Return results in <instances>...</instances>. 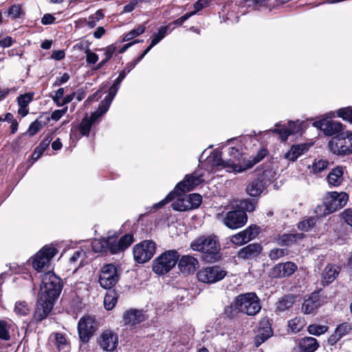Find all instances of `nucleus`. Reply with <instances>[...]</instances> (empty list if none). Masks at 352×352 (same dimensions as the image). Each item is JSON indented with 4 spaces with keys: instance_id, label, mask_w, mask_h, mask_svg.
<instances>
[{
    "instance_id": "nucleus-1",
    "label": "nucleus",
    "mask_w": 352,
    "mask_h": 352,
    "mask_svg": "<svg viewBox=\"0 0 352 352\" xmlns=\"http://www.w3.org/2000/svg\"><path fill=\"white\" fill-rule=\"evenodd\" d=\"M262 159L263 156L255 157L252 160H243L244 166H242L235 163L232 160H223L221 153L219 151L214 150L206 157L204 166L209 172H216L224 169L228 173H242L251 168Z\"/></svg>"
},
{
    "instance_id": "nucleus-2",
    "label": "nucleus",
    "mask_w": 352,
    "mask_h": 352,
    "mask_svg": "<svg viewBox=\"0 0 352 352\" xmlns=\"http://www.w3.org/2000/svg\"><path fill=\"white\" fill-rule=\"evenodd\" d=\"M232 306L237 311L250 316L256 315L261 309L260 298L254 292H247L238 295Z\"/></svg>"
},
{
    "instance_id": "nucleus-3",
    "label": "nucleus",
    "mask_w": 352,
    "mask_h": 352,
    "mask_svg": "<svg viewBox=\"0 0 352 352\" xmlns=\"http://www.w3.org/2000/svg\"><path fill=\"white\" fill-rule=\"evenodd\" d=\"M63 288L62 280L54 272L49 271L42 276L39 296L55 302Z\"/></svg>"
},
{
    "instance_id": "nucleus-4",
    "label": "nucleus",
    "mask_w": 352,
    "mask_h": 352,
    "mask_svg": "<svg viewBox=\"0 0 352 352\" xmlns=\"http://www.w3.org/2000/svg\"><path fill=\"white\" fill-rule=\"evenodd\" d=\"M195 251L201 252L208 261H215L220 250L217 238L214 235L201 236L194 240L190 244Z\"/></svg>"
},
{
    "instance_id": "nucleus-5",
    "label": "nucleus",
    "mask_w": 352,
    "mask_h": 352,
    "mask_svg": "<svg viewBox=\"0 0 352 352\" xmlns=\"http://www.w3.org/2000/svg\"><path fill=\"white\" fill-rule=\"evenodd\" d=\"M179 256L178 252L174 250L163 252L153 261V271L158 275L169 272L178 262Z\"/></svg>"
},
{
    "instance_id": "nucleus-6",
    "label": "nucleus",
    "mask_w": 352,
    "mask_h": 352,
    "mask_svg": "<svg viewBox=\"0 0 352 352\" xmlns=\"http://www.w3.org/2000/svg\"><path fill=\"white\" fill-rule=\"evenodd\" d=\"M57 252L58 250L54 247L44 246L32 258L33 268L38 272L47 269L51 259Z\"/></svg>"
},
{
    "instance_id": "nucleus-7",
    "label": "nucleus",
    "mask_w": 352,
    "mask_h": 352,
    "mask_svg": "<svg viewBox=\"0 0 352 352\" xmlns=\"http://www.w3.org/2000/svg\"><path fill=\"white\" fill-rule=\"evenodd\" d=\"M155 250V243L152 241L145 240L133 247L134 259L138 263H144L153 256Z\"/></svg>"
},
{
    "instance_id": "nucleus-8",
    "label": "nucleus",
    "mask_w": 352,
    "mask_h": 352,
    "mask_svg": "<svg viewBox=\"0 0 352 352\" xmlns=\"http://www.w3.org/2000/svg\"><path fill=\"white\" fill-rule=\"evenodd\" d=\"M227 272L219 266L207 267L201 269L197 274L199 281L212 284L222 280Z\"/></svg>"
},
{
    "instance_id": "nucleus-9",
    "label": "nucleus",
    "mask_w": 352,
    "mask_h": 352,
    "mask_svg": "<svg viewBox=\"0 0 352 352\" xmlns=\"http://www.w3.org/2000/svg\"><path fill=\"white\" fill-rule=\"evenodd\" d=\"M179 191L178 193H175L174 190L170 192L163 200L153 206L155 208H160L165 206L169 201H172L175 197H177V200L172 204V208L175 210L177 211H186L190 210L189 206V201L187 200L186 197H182V194Z\"/></svg>"
},
{
    "instance_id": "nucleus-10",
    "label": "nucleus",
    "mask_w": 352,
    "mask_h": 352,
    "mask_svg": "<svg viewBox=\"0 0 352 352\" xmlns=\"http://www.w3.org/2000/svg\"><path fill=\"white\" fill-rule=\"evenodd\" d=\"M119 276L116 267L113 264L104 265L100 270L99 283L104 289L112 288L118 281Z\"/></svg>"
},
{
    "instance_id": "nucleus-11",
    "label": "nucleus",
    "mask_w": 352,
    "mask_h": 352,
    "mask_svg": "<svg viewBox=\"0 0 352 352\" xmlns=\"http://www.w3.org/2000/svg\"><path fill=\"white\" fill-rule=\"evenodd\" d=\"M327 302L326 297L318 292H313L308 298L305 299L301 307L302 312L307 315H314L318 309L326 304Z\"/></svg>"
},
{
    "instance_id": "nucleus-12",
    "label": "nucleus",
    "mask_w": 352,
    "mask_h": 352,
    "mask_svg": "<svg viewBox=\"0 0 352 352\" xmlns=\"http://www.w3.org/2000/svg\"><path fill=\"white\" fill-rule=\"evenodd\" d=\"M96 330V322L91 316L82 317L78 323V331L81 341L87 342Z\"/></svg>"
},
{
    "instance_id": "nucleus-13",
    "label": "nucleus",
    "mask_w": 352,
    "mask_h": 352,
    "mask_svg": "<svg viewBox=\"0 0 352 352\" xmlns=\"http://www.w3.org/2000/svg\"><path fill=\"white\" fill-rule=\"evenodd\" d=\"M248 216L245 211L236 210L228 212L223 222L230 229H238L243 227L247 222Z\"/></svg>"
},
{
    "instance_id": "nucleus-14",
    "label": "nucleus",
    "mask_w": 352,
    "mask_h": 352,
    "mask_svg": "<svg viewBox=\"0 0 352 352\" xmlns=\"http://www.w3.org/2000/svg\"><path fill=\"white\" fill-rule=\"evenodd\" d=\"M204 182L203 174L198 171H195L190 175H186L184 179L177 184L174 189L175 193H178L192 190L195 186L199 185Z\"/></svg>"
},
{
    "instance_id": "nucleus-15",
    "label": "nucleus",
    "mask_w": 352,
    "mask_h": 352,
    "mask_svg": "<svg viewBox=\"0 0 352 352\" xmlns=\"http://www.w3.org/2000/svg\"><path fill=\"white\" fill-rule=\"evenodd\" d=\"M349 200V195L344 192H327L324 198L326 204L332 212L343 208Z\"/></svg>"
},
{
    "instance_id": "nucleus-16",
    "label": "nucleus",
    "mask_w": 352,
    "mask_h": 352,
    "mask_svg": "<svg viewBox=\"0 0 352 352\" xmlns=\"http://www.w3.org/2000/svg\"><path fill=\"white\" fill-rule=\"evenodd\" d=\"M314 126L320 129L326 135L331 136L343 133V125L338 121L322 119L314 122Z\"/></svg>"
},
{
    "instance_id": "nucleus-17",
    "label": "nucleus",
    "mask_w": 352,
    "mask_h": 352,
    "mask_svg": "<svg viewBox=\"0 0 352 352\" xmlns=\"http://www.w3.org/2000/svg\"><path fill=\"white\" fill-rule=\"evenodd\" d=\"M297 269V265L293 262L278 263L270 270L269 275L274 278H285L292 276Z\"/></svg>"
},
{
    "instance_id": "nucleus-18",
    "label": "nucleus",
    "mask_w": 352,
    "mask_h": 352,
    "mask_svg": "<svg viewBox=\"0 0 352 352\" xmlns=\"http://www.w3.org/2000/svg\"><path fill=\"white\" fill-rule=\"evenodd\" d=\"M100 346L104 351H113L118 344V335L111 330L104 331L98 338Z\"/></svg>"
},
{
    "instance_id": "nucleus-19",
    "label": "nucleus",
    "mask_w": 352,
    "mask_h": 352,
    "mask_svg": "<svg viewBox=\"0 0 352 352\" xmlns=\"http://www.w3.org/2000/svg\"><path fill=\"white\" fill-rule=\"evenodd\" d=\"M54 302H55L47 298H43V297L39 296L34 313V318L35 320L41 321L45 318L51 312Z\"/></svg>"
},
{
    "instance_id": "nucleus-20",
    "label": "nucleus",
    "mask_w": 352,
    "mask_h": 352,
    "mask_svg": "<svg viewBox=\"0 0 352 352\" xmlns=\"http://www.w3.org/2000/svg\"><path fill=\"white\" fill-rule=\"evenodd\" d=\"M301 122H288L286 125H281L279 123L276 124V128L272 130L273 133H278L283 141H285L288 136L292 134L298 133L302 128Z\"/></svg>"
},
{
    "instance_id": "nucleus-21",
    "label": "nucleus",
    "mask_w": 352,
    "mask_h": 352,
    "mask_svg": "<svg viewBox=\"0 0 352 352\" xmlns=\"http://www.w3.org/2000/svg\"><path fill=\"white\" fill-rule=\"evenodd\" d=\"M272 335V331L269 319L267 317L262 318L259 322L258 331L254 338L255 345L258 346Z\"/></svg>"
},
{
    "instance_id": "nucleus-22",
    "label": "nucleus",
    "mask_w": 352,
    "mask_h": 352,
    "mask_svg": "<svg viewBox=\"0 0 352 352\" xmlns=\"http://www.w3.org/2000/svg\"><path fill=\"white\" fill-rule=\"evenodd\" d=\"M178 266L182 273L191 274L198 267L199 262L192 256L184 255L179 260L178 259Z\"/></svg>"
},
{
    "instance_id": "nucleus-23",
    "label": "nucleus",
    "mask_w": 352,
    "mask_h": 352,
    "mask_svg": "<svg viewBox=\"0 0 352 352\" xmlns=\"http://www.w3.org/2000/svg\"><path fill=\"white\" fill-rule=\"evenodd\" d=\"M145 320V315L142 310L130 309L123 314V322L124 324L135 325Z\"/></svg>"
},
{
    "instance_id": "nucleus-24",
    "label": "nucleus",
    "mask_w": 352,
    "mask_h": 352,
    "mask_svg": "<svg viewBox=\"0 0 352 352\" xmlns=\"http://www.w3.org/2000/svg\"><path fill=\"white\" fill-rule=\"evenodd\" d=\"M343 135L340 133L333 137L329 142V150L334 154L343 155L346 154L349 146H346Z\"/></svg>"
},
{
    "instance_id": "nucleus-25",
    "label": "nucleus",
    "mask_w": 352,
    "mask_h": 352,
    "mask_svg": "<svg viewBox=\"0 0 352 352\" xmlns=\"http://www.w3.org/2000/svg\"><path fill=\"white\" fill-rule=\"evenodd\" d=\"M352 330V326L349 322H342L335 329L328 339V344L333 346L336 344L338 340L342 337L348 335Z\"/></svg>"
},
{
    "instance_id": "nucleus-26",
    "label": "nucleus",
    "mask_w": 352,
    "mask_h": 352,
    "mask_svg": "<svg viewBox=\"0 0 352 352\" xmlns=\"http://www.w3.org/2000/svg\"><path fill=\"white\" fill-rule=\"evenodd\" d=\"M261 250V246L259 244L251 243L241 248L239 251L237 256L239 258L241 259H252L258 256Z\"/></svg>"
},
{
    "instance_id": "nucleus-27",
    "label": "nucleus",
    "mask_w": 352,
    "mask_h": 352,
    "mask_svg": "<svg viewBox=\"0 0 352 352\" xmlns=\"http://www.w3.org/2000/svg\"><path fill=\"white\" fill-rule=\"evenodd\" d=\"M319 346L318 340L313 337H304L298 342L300 352H315Z\"/></svg>"
},
{
    "instance_id": "nucleus-28",
    "label": "nucleus",
    "mask_w": 352,
    "mask_h": 352,
    "mask_svg": "<svg viewBox=\"0 0 352 352\" xmlns=\"http://www.w3.org/2000/svg\"><path fill=\"white\" fill-rule=\"evenodd\" d=\"M340 273V268L335 265H327L322 272V281L324 285L332 283Z\"/></svg>"
},
{
    "instance_id": "nucleus-29",
    "label": "nucleus",
    "mask_w": 352,
    "mask_h": 352,
    "mask_svg": "<svg viewBox=\"0 0 352 352\" xmlns=\"http://www.w3.org/2000/svg\"><path fill=\"white\" fill-rule=\"evenodd\" d=\"M51 339L60 352H68L69 351V342L63 333H55L51 336Z\"/></svg>"
},
{
    "instance_id": "nucleus-30",
    "label": "nucleus",
    "mask_w": 352,
    "mask_h": 352,
    "mask_svg": "<svg viewBox=\"0 0 352 352\" xmlns=\"http://www.w3.org/2000/svg\"><path fill=\"white\" fill-rule=\"evenodd\" d=\"M343 168L341 166H337L333 168L327 175V179L329 186L338 187L342 183L343 177Z\"/></svg>"
},
{
    "instance_id": "nucleus-31",
    "label": "nucleus",
    "mask_w": 352,
    "mask_h": 352,
    "mask_svg": "<svg viewBox=\"0 0 352 352\" xmlns=\"http://www.w3.org/2000/svg\"><path fill=\"white\" fill-rule=\"evenodd\" d=\"M308 150V146L305 144L293 145L291 148L285 153L284 157L290 161H296L298 157L304 154Z\"/></svg>"
},
{
    "instance_id": "nucleus-32",
    "label": "nucleus",
    "mask_w": 352,
    "mask_h": 352,
    "mask_svg": "<svg viewBox=\"0 0 352 352\" xmlns=\"http://www.w3.org/2000/svg\"><path fill=\"white\" fill-rule=\"evenodd\" d=\"M265 188V184L263 180L256 179L248 184L246 188L247 193L251 197L260 195Z\"/></svg>"
},
{
    "instance_id": "nucleus-33",
    "label": "nucleus",
    "mask_w": 352,
    "mask_h": 352,
    "mask_svg": "<svg viewBox=\"0 0 352 352\" xmlns=\"http://www.w3.org/2000/svg\"><path fill=\"white\" fill-rule=\"evenodd\" d=\"M228 155L230 157V158L229 160H232V161L235 162V163L239 164L242 166H244L243 160H252L254 158H255V157H250L248 159L243 157L239 151V148L235 147V146L230 147L228 148ZM261 156H263V158L265 156V154H263L261 153H258V154H257L256 157H259Z\"/></svg>"
},
{
    "instance_id": "nucleus-34",
    "label": "nucleus",
    "mask_w": 352,
    "mask_h": 352,
    "mask_svg": "<svg viewBox=\"0 0 352 352\" xmlns=\"http://www.w3.org/2000/svg\"><path fill=\"white\" fill-rule=\"evenodd\" d=\"M192 346L191 339L188 336L181 337L180 339L174 342L171 351L173 352H188Z\"/></svg>"
},
{
    "instance_id": "nucleus-35",
    "label": "nucleus",
    "mask_w": 352,
    "mask_h": 352,
    "mask_svg": "<svg viewBox=\"0 0 352 352\" xmlns=\"http://www.w3.org/2000/svg\"><path fill=\"white\" fill-rule=\"evenodd\" d=\"M49 121L50 117L46 116L43 118V116H40L38 119L31 123L28 128V133L31 136L35 135L42 129Z\"/></svg>"
},
{
    "instance_id": "nucleus-36",
    "label": "nucleus",
    "mask_w": 352,
    "mask_h": 352,
    "mask_svg": "<svg viewBox=\"0 0 352 352\" xmlns=\"http://www.w3.org/2000/svg\"><path fill=\"white\" fill-rule=\"evenodd\" d=\"M13 323L11 320H0V340H9L10 331L13 330Z\"/></svg>"
},
{
    "instance_id": "nucleus-37",
    "label": "nucleus",
    "mask_w": 352,
    "mask_h": 352,
    "mask_svg": "<svg viewBox=\"0 0 352 352\" xmlns=\"http://www.w3.org/2000/svg\"><path fill=\"white\" fill-rule=\"evenodd\" d=\"M96 121L95 116H91L89 118L85 117L78 127L80 133L82 135H88L92 125Z\"/></svg>"
},
{
    "instance_id": "nucleus-38",
    "label": "nucleus",
    "mask_w": 352,
    "mask_h": 352,
    "mask_svg": "<svg viewBox=\"0 0 352 352\" xmlns=\"http://www.w3.org/2000/svg\"><path fill=\"white\" fill-rule=\"evenodd\" d=\"M294 302L293 296H285L280 299L276 304V311H284L290 308Z\"/></svg>"
},
{
    "instance_id": "nucleus-39",
    "label": "nucleus",
    "mask_w": 352,
    "mask_h": 352,
    "mask_svg": "<svg viewBox=\"0 0 352 352\" xmlns=\"http://www.w3.org/2000/svg\"><path fill=\"white\" fill-rule=\"evenodd\" d=\"M305 325V321L300 317H296L288 321V327L293 333L300 332Z\"/></svg>"
},
{
    "instance_id": "nucleus-40",
    "label": "nucleus",
    "mask_w": 352,
    "mask_h": 352,
    "mask_svg": "<svg viewBox=\"0 0 352 352\" xmlns=\"http://www.w3.org/2000/svg\"><path fill=\"white\" fill-rule=\"evenodd\" d=\"M118 301L117 294L113 292H109L104 296V306L107 310H111Z\"/></svg>"
},
{
    "instance_id": "nucleus-41",
    "label": "nucleus",
    "mask_w": 352,
    "mask_h": 352,
    "mask_svg": "<svg viewBox=\"0 0 352 352\" xmlns=\"http://www.w3.org/2000/svg\"><path fill=\"white\" fill-rule=\"evenodd\" d=\"M7 15L11 18V19H16L21 18L25 14V12L22 8V6L21 4H14L11 6L8 11Z\"/></svg>"
},
{
    "instance_id": "nucleus-42",
    "label": "nucleus",
    "mask_w": 352,
    "mask_h": 352,
    "mask_svg": "<svg viewBox=\"0 0 352 352\" xmlns=\"http://www.w3.org/2000/svg\"><path fill=\"white\" fill-rule=\"evenodd\" d=\"M329 329L327 325H321L318 324H311L307 327V331L309 334L319 336L325 333Z\"/></svg>"
},
{
    "instance_id": "nucleus-43",
    "label": "nucleus",
    "mask_w": 352,
    "mask_h": 352,
    "mask_svg": "<svg viewBox=\"0 0 352 352\" xmlns=\"http://www.w3.org/2000/svg\"><path fill=\"white\" fill-rule=\"evenodd\" d=\"M14 311L17 316H25L30 313V308L25 301H17L15 303Z\"/></svg>"
},
{
    "instance_id": "nucleus-44",
    "label": "nucleus",
    "mask_w": 352,
    "mask_h": 352,
    "mask_svg": "<svg viewBox=\"0 0 352 352\" xmlns=\"http://www.w3.org/2000/svg\"><path fill=\"white\" fill-rule=\"evenodd\" d=\"M146 30L145 25H140L138 28H134L129 32L126 34L122 39L123 42L129 41L134 38L135 37L143 34Z\"/></svg>"
},
{
    "instance_id": "nucleus-45",
    "label": "nucleus",
    "mask_w": 352,
    "mask_h": 352,
    "mask_svg": "<svg viewBox=\"0 0 352 352\" xmlns=\"http://www.w3.org/2000/svg\"><path fill=\"white\" fill-rule=\"evenodd\" d=\"M111 103V102H110V100L104 98V100L100 104L97 111L93 113L91 116H95V119L97 120L107 111Z\"/></svg>"
},
{
    "instance_id": "nucleus-46",
    "label": "nucleus",
    "mask_w": 352,
    "mask_h": 352,
    "mask_svg": "<svg viewBox=\"0 0 352 352\" xmlns=\"http://www.w3.org/2000/svg\"><path fill=\"white\" fill-rule=\"evenodd\" d=\"M241 232L246 241L248 243L257 236L258 233V228L256 226H250Z\"/></svg>"
},
{
    "instance_id": "nucleus-47",
    "label": "nucleus",
    "mask_w": 352,
    "mask_h": 352,
    "mask_svg": "<svg viewBox=\"0 0 352 352\" xmlns=\"http://www.w3.org/2000/svg\"><path fill=\"white\" fill-rule=\"evenodd\" d=\"M34 98V93L28 92L20 95L17 98V103L19 107H28L29 104L32 101Z\"/></svg>"
},
{
    "instance_id": "nucleus-48",
    "label": "nucleus",
    "mask_w": 352,
    "mask_h": 352,
    "mask_svg": "<svg viewBox=\"0 0 352 352\" xmlns=\"http://www.w3.org/2000/svg\"><path fill=\"white\" fill-rule=\"evenodd\" d=\"M329 165V162L327 160L320 159L315 160L312 164V171L314 173H320L324 170Z\"/></svg>"
},
{
    "instance_id": "nucleus-49",
    "label": "nucleus",
    "mask_w": 352,
    "mask_h": 352,
    "mask_svg": "<svg viewBox=\"0 0 352 352\" xmlns=\"http://www.w3.org/2000/svg\"><path fill=\"white\" fill-rule=\"evenodd\" d=\"M167 32H168L167 26L161 27L158 30V32L153 35L151 43V46L154 47L158 43H160L167 34Z\"/></svg>"
},
{
    "instance_id": "nucleus-50",
    "label": "nucleus",
    "mask_w": 352,
    "mask_h": 352,
    "mask_svg": "<svg viewBox=\"0 0 352 352\" xmlns=\"http://www.w3.org/2000/svg\"><path fill=\"white\" fill-rule=\"evenodd\" d=\"M187 200L189 201V206L190 210L198 208L201 203V196L197 193H192L186 196Z\"/></svg>"
},
{
    "instance_id": "nucleus-51",
    "label": "nucleus",
    "mask_w": 352,
    "mask_h": 352,
    "mask_svg": "<svg viewBox=\"0 0 352 352\" xmlns=\"http://www.w3.org/2000/svg\"><path fill=\"white\" fill-rule=\"evenodd\" d=\"M316 223V219L315 217H309L300 221L298 225V228L302 231L307 232L315 226Z\"/></svg>"
},
{
    "instance_id": "nucleus-52",
    "label": "nucleus",
    "mask_w": 352,
    "mask_h": 352,
    "mask_svg": "<svg viewBox=\"0 0 352 352\" xmlns=\"http://www.w3.org/2000/svg\"><path fill=\"white\" fill-rule=\"evenodd\" d=\"M314 212L318 217H322L332 213V211L330 210V208L324 201L323 203L316 206Z\"/></svg>"
},
{
    "instance_id": "nucleus-53",
    "label": "nucleus",
    "mask_w": 352,
    "mask_h": 352,
    "mask_svg": "<svg viewBox=\"0 0 352 352\" xmlns=\"http://www.w3.org/2000/svg\"><path fill=\"white\" fill-rule=\"evenodd\" d=\"M338 117L352 123V107H348L340 109L337 111Z\"/></svg>"
},
{
    "instance_id": "nucleus-54",
    "label": "nucleus",
    "mask_w": 352,
    "mask_h": 352,
    "mask_svg": "<svg viewBox=\"0 0 352 352\" xmlns=\"http://www.w3.org/2000/svg\"><path fill=\"white\" fill-rule=\"evenodd\" d=\"M256 204V202L255 201H251L248 199H245L241 201L239 206L243 211L245 210L247 212H252L255 209Z\"/></svg>"
},
{
    "instance_id": "nucleus-55",
    "label": "nucleus",
    "mask_w": 352,
    "mask_h": 352,
    "mask_svg": "<svg viewBox=\"0 0 352 352\" xmlns=\"http://www.w3.org/2000/svg\"><path fill=\"white\" fill-rule=\"evenodd\" d=\"M287 254V251L286 249L274 248L270 250V252L269 253V257L270 258V259L276 261V260H278V259L282 258Z\"/></svg>"
},
{
    "instance_id": "nucleus-56",
    "label": "nucleus",
    "mask_w": 352,
    "mask_h": 352,
    "mask_svg": "<svg viewBox=\"0 0 352 352\" xmlns=\"http://www.w3.org/2000/svg\"><path fill=\"white\" fill-rule=\"evenodd\" d=\"M133 236L131 234H126L122 236L119 240L121 248L123 250L127 249L133 242Z\"/></svg>"
},
{
    "instance_id": "nucleus-57",
    "label": "nucleus",
    "mask_w": 352,
    "mask_h": 352,
    "mask_svg": "<svg viewBox=\"0 0 352 352\" xmlns=\"http://www.w3.org/2000/svg\"><path fill=\"white\" fill-rule=\"evenodd\" d=\"M107 245V243L106 241H102L100 240H94L91 243L92 250L95 252H103Z\"/></svg>"
},
{
    "instance_id": "nucleus-58",
    "label": "nucleus",
    "mask_w": 352,
    "mask_h": 352,
    "mask_svg": "<svg viewBox=\"0 0 352 352\" xmlns=\"http://www.w3.org/2000/svg\"><path fill=\"white\" fill-rule=\"evenodd\" d=\"M54 132L49 133L46 135L45 138L40 143L38 148L40 151H45L50 146L52 140L54 138Z\"/></svg>"
},
{
    "instance_id": "nucleus-59",
    "label": "nucleus",
    "mask_w": 352,
    "mask_h": 352,
    "mask_svg": "<svg viewBox=\"0 0 352 352\" xmlns=\"http://www.w3.org/2000/svg\"><path fill=\"white\" fill-rule=\"evenodd\" d=\"M230 241L233 244L239 246L248 243L245 237L243 236L242 232H240L232 236Z\"/></svg>"
},
{
    "instance_id": "nucleus-60",
    "label": "nucleus",
    "mask_w": 352,
    "mask_h": 352,
    "mask_svg": "<svg viewBox=\"0 0 352 352\" xmlns=\"http://www.w3.org/2000/svg\"><path fill=\"white\" fill-rule=\"evenodd\" d=\"M296 234H285L282 235L279 239V243L284 245H289L290 243L296 241Z\"/></svg>"
},
{
    "instance_id": "nucleus-61",
    "label": "nucleus",
    "mask_w": 352,
    "mask_h": 352,
    "mask_svg": "<svg viewBox=\"0 0 352 352\" xmlns=\"http://www.w3.org/2000/svg\"><path fill=\"white\" fill-rule=\"evenodd\" d=\"M343 135V140H344L345 145L349 146V149L346 151V154L352 153V133L346 131L340 133Z\"/></svg>"
},
{
    "instance_id": "nucleus-62",
    "label": "nucleus",
    "mask_w": 352,
    "mask_h": 352,
    "mask_svg": "<svg viewBox=\"0 0 352 352\" xmlns=\"http://www.w3.org/2000/svg\"><path fill=\"white\" fill-rule=\"evenodd\" d=\"M144 0H131L130 2L125 5L123 8V12L124 13H129L132 12L137 6L138 5L144 1Z\"/></svg>"
},
{
    "instance_id": "nucleus-63",
    "label": "nucleus",
    "mask_w": 352,
    "mask_h": 352,
    "mask_svg": "<svg viewBox=\"0 0 352 352\" xmlns=\"http://www.w3.org/2000/svg\"><path fill=\"white\" fill-rule=\"evenodd\" d=\"M86 61L89 64H95L98 60V56L94 52H91L89 49L85 50Z\"/></svg>"
},
{
    "instance_id": "nucleus-64",
    "label": "nucleus",
    "mask_w": 352,
    "mask_h": 352,
    "mask_svg": "<svg viewBox=\"0 0 352 352\" xmlns=\"http://www.w3.org/2000/svg\"><path fill=\"white\" fill-rule=\"evenodd\" d=\"M342 217L348 225L352 227V208L345 209L342 212Z\"/></svg>"
}]
</instances>
